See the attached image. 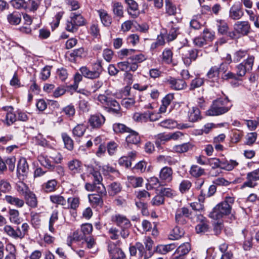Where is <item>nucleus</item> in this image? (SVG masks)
Segmentation results:
<instances>
[{
    "label": "nucleus",
    "mask_w": 259,
    "mask_h": 259,
    "mask_svg": "<svg viewBox=\"0 0 259 259\" xmlns=\"http://www.w3.org/2000/svg\"><path fill=\"white\" fill-rule=\"evenodd\" d=\"M234 197L226 196L223 201L217 205L209 214V217L214 219H219L231 212L232 205L234 202Z\"/></svg>",
    "instance_id": "1"
},
{
    "label": "nucleus",
    "mask_w": 259,
    "mask_h": 259,
    "mask_svg": "<svg viewBox=\"0 0 259 259\" xmlns=\"http://www.w3.org/2000/svg\"><path fill=\"white\" fill-rule=\"evenodd\" d=\"M232 104L229 99L219 98L213 101L210 108L206 111V114L209 116H219L228 112Z\"/></svg>",
    "instance_id": "2"
},
{
    "label": "nucleus",
    "mask_w": 259,
    "mask_h": 259,
    "mask_svg": "<svg viewBox=\"0 0 259 259\" xmlns=\"http://www.w3.org/2000/svg\"><path fill=\"white\" fill-rule=\"evenodd\" d=\"M86 24V20L81 14L78 12H73L70 15L69 19L67 20L65 29L70 32H76L79 27Z\"/></svg>",
    "instance_id": "3"
},
{
    "label": "nucleus",
    "mask_w": 259,
    "mask_h": 259,
    "mask_svg": "<svg viewBox=\"0 0 259 259\" xmlns=\"http://www.w3.org/2000/svg\"><path fill=\"white\" fill-rule=\"evenodd\" d=\"M228 248V244L223 243L219 246V251H215L212 248L207 249L206 259H231L233 254Z\"/></svg>",
    "instance_id": "4"
},
{
    "label": "nucleus",
    "mask_w": 259,
    "mask_h": 259,
    "mask_svg": "<svg viewBox=\"0 0 259 259\" xmlns=\"http://www.w3.org/2000/svg\"><path fill=\"white\" fill-rule=\"evenodd\" d=\"M254 57L252 55H248L247 59L236 66V74L238 76H244L245 74L250 72L253 65Z\"/></svg>",
    "instance_id": "5"
},
{
    "label": "nucleus",
    "mask_w": 259,
    "mask_h": 259,
    "mask_svg": "<svg viewBox=\"0 0 259 259\" xmlns=\"http://www.w3.org/2000/svg\"><path fill=\"white\" fill-rule=\"evenodd\" d=\"M247 181L241 186L243 189L246 187L254 188L257 185V181L259 180V168L247 174Z\"/></svg>",
    "instance_id": "6"
},
{
    "label": "nucleus",
    "mask_w": 259,
    "mask_h": 259,
    "mask_svg": "<svg viewBox=\"0 0 259 259\" xmlns=\"http://www.w3.org/2000/svg\"><path fill=\"white\" fill-rule=\"evenodd\" d=\"M244 15L241 4H234L230 7L229 11V18L232 20L237 21L241 19Z\"/></svg>",
    "instance_id": "7"
},
{
    "label": "nucleus",
    "mask_w": 259,
    "mask_h": 259,
    "mask_svg": "<svg viewBox=\"0 0 259 259\" xmlns=\"http://www.w3.org/2000/svg\"><path fill=\"white\" fill-rule=\"evenodd\" d=\"M191 213L187 207H183L178 208L175 213V221L179 225H185Z\"/></svg>",
    "instance_id": "8"
},
{
    "label": "nucleus",
    "mask_w": 259,
    "mask_h": 259,
    "mask_svg": "<svg viewBox=\"0 0 259 259\" xmlns=\"http://www.w3.org/2000/svg\"><path fill=\"white\" fill-rule=\"evenodd\" d=\"M233 28L236 33L244 36L250 32L251 27L248 21H240L234 24Z\"/></svg>",
    "instance_id": "9"
},
{
    "label": "nucleus",
    "mask_w": 259,
    "mask_h": 259,
    "mask_svg": "<svg viewBox=\"0 0 259 259\" xmlns=\"http://www.w3.org/2000/svg\"><path fill=\"white\" fill-rule=\"evenodd\" d=\"M160 126L167 128H174L177 127L179 129L183 130L191 127V125L188 123L178 124L176 121L168 119H165L159 123Z\"/></svg>",
    "instance_id": "10"
},
{
    "label": "nucleus",
    "mask_w": 259,
    "mask_h": 259,
    "mask_svg": "<svg viewBox=\"0 0 259 259\" xmlns=\"http://www.w3.org/2000/svg\"><path fill=\"white\" fill-rule=\"evenodd\" d=\"M67 165L72 175L80 174L83 171V164L78 159H73L69 161Z\"/></svg>",
    "instance_id": "11"
},
{
    "label": "nucleus",
    "mask_w": 259,
    "mask_h": 259,
    "mask_svg": "<svg viewBox=\"0 0 259 259\" xmlns=\"http://www.w3.org/2000/svg\"><path fill=\"white\" fill-rule=\"evenodd\" d=\"M227 66L221 64L220 67L214 66L210 68L207 73L208 78L212 81L217 80L219 78V73L220 71H225L227 70Z\"/></svg>",
    "instance_id": "12"
},
{
    "label": "nucleus",
    "mask_w": 259,
    "mask_h": 259,
    "mask_svg": "<svg viewBox=\"0 0 259 259\" xmlns=\"http://www.w3.org/2000/svg\"><path fill=\"white\" fill-rule=\"evenodd\" d=\"M198 51L196 49H190L185 51L182 54V59L184 64L189 66L193 61L198 57Z\"/></svg>",
    "instance_id": "13"
},
{
    "label": "nucleus",
    "mask_w": 259,
    "mask_h": 259,
    "mask_svg": "<svg viewBox=\"0 0 259 259\" xmlns=\"http://www.w3.org/2000/svg\"><path fill=\"white\" fill-rule=\"evenodd\" d=\"M105 117L100 113H97L91 115L89 123L93 128H99L105 122Z\"/></svg>",
    "instance_id": "14"
},
{
    "label": "nucleus",
    "mask_w": 259,
    "mask_h": 259,
    "mask_svg": "<svg viewBox=\"0 0 259 259\" xmlns=\"http://www.w3.org/2000/svg\"><path fill=\"white\" fill-rule=\"evenodd\" d=\"M167 82L169 84L170 88L175 90H183L187 87V84L184 80L172 77H169L167 79Z\"/></svg>",
    "instance_id": "15"
},
{
    "label": "nucleus",
    "mask_w": 259,
    "mask_h": 259,
    "mask_svg": "<svg viewBox=\"0 0 259 259\" xmlns=\"http://www.w3.org/2000/svg\"><path fill=\"white\" fill-rule=\"evenodd\" d=\"M168 27L169 29L168 33L165 34L166 35V40L169 42L175 39L178 35L180 34V28L177 24L170 22L169 24Z\"/></svg>",
    "instance_id": "16"
},
{
    "label": "nucleus",
    "mask_w": 259,
    "mask_h": 259,
    "mask_svg": "<svg viewBox=\"0 0 259 259\" xmlns=\"http://www.w3.org/2000/svg\"><path fill=\"white\" fill-rule=\"evenodd\" d=\"M118 68L125 73L129 71H135L138 68V65L136 63H131L130 60L126 61L120 62L117 63Z\"/></svg>",
    "instance_id": "17"
},
{
    "label": "nucleus",
    "mask_w": 259,
    "mask_h": 259,
    "mask_svg": "<svg viewBox=\"0 0 259 259\" xmlns=\"http://www.w3.org/2000/svg\"><path fill=\"white\" fill-rule=\"evenodd\" d=\"M112 221L121 228H130V221L124 216L120 214H115L112 217Z\"/></svg>",
    "instance_id": "18"
},
{
    "label": "nucleus",
    "mask_w": 259,
    "mask_h": 259,
    "mask_svg": "<svg viewBox=\"0 0 259 259\" xmlns=\"http://www.w3.org/2000/svg\"><path fill=\"white\" fill-rule=\"evenodd\" d=\"M172 168L168 166H165L160 171L159 178L162 181L169 183L172 180Z\"/></svg>",
    "instance_id": "19"
},
{
    "label": "nucleus",
    "mask_w": 259,
    "mask_h": 259,
    "mask_svg": "<svg viewBox=\"0 0 259 259\" xmlns=\"http://www.w3.org/2000/svg\"><path fill=\"white\" fill-rule=\"evenodd\" d=\"M197 219L198 222H200L195 227L197 233H204L207 232L208 226L206 223L205 218L202 215L200 214L197 215Z\"/></svg>",
    "instance_id": "20"
},
{
    "label": "nucleus",
    "mask_w": 259,
    "mask_h": 259,
    "mask_svg": "<svg viewBox=\"0 0 259 259\" xmlns=\"http://www.w3.org/2000/svg\"><path fill=\"white\" fill-rule=\"evenodd\" d=\"M242 234L244 237L243 247L244 250H249L252 246V234L250 232H249L246 229L242 230Z\"/></svg>",
    "instance_id": "21"
},
{
    "label": "nucleus",
    "mask_w": 259,
    "mask_h": 259,
    "mask_svg": "<svg viewBox=\"0 0 259 259\" xmlns=\"http://www.w3.org/2000/svg\"><path fill=\"white\" fill-rule=\"evenodd\" d=\"M5 200L9 204L18 208H21L24 205V201L17 197L12 195H6Z\"/></svg>",
    "instance_id": "22"
},
{
    "label": "nucleus",
    "mask_w": 259,
    "mask_h": 259,
    "mask_svg": "<svg viewBox=\"0 0 259 259\" xmlns=\"http://www.w3.org/2000/svg\"><path fill=\"white\" fill-rule=\"evenodd\" d=\"M17 170L18 174L22 176H25L28 172L29 166L25 158L20 159L17 165Z\"/></svg>",
    "instance_id": "23"
},
{
    "label": "nucleus",
    "mask_w": 259,
    "mask_h": 259,
    "mask_svg": "<svg viewBox=\"0 0 259 259\" xmlns=\"http://www.w3.org/2000/svg\"><path fill=\"white\" fill-rule=\"evenodd\" d=\"M97 194H91L88 195L89 202L93 207L102 206L103 205V197Z\"/></svg>",
    "instance_id": "24"
},
{
    "label": "nucleus",
    "mask_w": 259,
    "mask_h": 259,
    "mask_svg": "<svg viewBox=\"0 0 259 259\" xmlns=\"http://www.w3.org/2000/svg\"><path fill=\"white\" fill-rule=\"evenodd\" d=\"M125 1L129 7L128 14L132 17L137 18L139 14L137 3L134 0H125Z\"/></svg>",
    "instance_id": "25"
},
{
    "label": "nucleus",
    "mask_w": 259,
    "mask_h": 259,
    "mask_svg": "<svg viewBox=\"0 0 259 259\" xmlns=\"http://www.w3.org/2000/svg\"><path fill=\"white\" fill-rule=\"evenodd\" d=\"M127 133L128 135L126 137V142L127 144L136 145L140 143V137L137 132L131 129Z\"/></svg>",
    "instance_id": "26"
},
{
    "label": "nucleus",
    "mask_w": 259,
    "mask_h": 259,
    "mask_svg": "<svg viewBox=\"0 0 259 259\" xmlns=\"http://www.w3.org/2000/svg\"><path fill=\"white\" fill-rule=\"evenodd\" d=\"M102 71V66L101 62L98 61L94 64V70H90L88 78L93 79L99 77Z\"/></svg>",
    "instance_id": "27"
},
{
    "label": "nucleus",
    "mask_w": 259,
    "mask_h": 259,
    "mask_svg": "<svg viewBox=\"0 0 259 259\" xmlns=\"http://www.w3.org/2000/svg\"><path fill=\"white\" fill-rule=\"evenodd\" d=\"M26 204L31 208H35L37 206V200L36 196L31 191L24 196Z\"/></svg>",
    "instance_id": "28"
},
{
    "label": "nucleus",
    "mask_w": 259,
    "mask_h": 259,
    "mask_svg": "<svg viewBox=\"0 0 259 259\" xmlns=\"http://www.w3.org/2000/svg\"><path fill=\"white\" fill-rule=\"evenodd\" d=\"M176 247V246L174 243L166 245L160 244L157 246L155 251L159 253L165 254L174 250Z\"/></svg>",
    "instance_id": "29"
},
{
    "label": "nucleus",
    "mask_w": 259,
    "mask_h": 259,
    "mask_svg": "<svg viewBox=\"0 0 259 259\" xmlns=\"http://www.w3.org/2000/svg\"><path fill=\"white\" fill-rule=\"evenodd\" d=\"M189 121L190 122H196L200 118V112L197 107H193L189 109L188 113Z\"/></svg>",
    "instance_id": "30"
},
{
    "label": "nucleus",
    "mask_w": 259,
    "mask_h": 259,
    "mask_svg": "<svg viewBox=\"0 0 259 259\" xmlns=\"http://www.w3.org/2000/svg\"><path fill=\"white\" fill-rule=\"evenodd\" d=\"M184 233L185 232L183 229L177 226L170 232L169 238L170 240H178L181 238L184 235Z\"/></svg>",
    "instance_id": "31"
},
{
    "label": "nucleus",
    "mask_w": 259,
    "mask_h": 259,
    "mask_svg": "<svg viewBox=\"0 0 259 259\" xmlns=\"http://www.w3.org/2000/svg\"><path fill=\"white\" fill-rule=\"evenodd\" d=\"M106 108L109 112L118 114L120 109V106L116 100L111 99L106 106Z\"/></svg>",
    "instance_id": "32"
},
{
    "label": "nucleus",
    "mask_w": 259,
    "mask_h": 259,
    "mask_svg": "<svg viewBox=\"0 0 259 259\" xmlns=\"http://www.w3.org/2000/svg\"><path fill=\"white\" fill-rule=\"evenodd\" d=\"M9 23L12 25H18L21 21V14L17 12H14L7 16Z\"/></svg>",
    "instance_id": "33"
},
{
    "label": "nucleus",
    "mask_w": 259,
    "mask_h": 259,
    "mask_svg": "<svg viewBox=\"0 0 259 259\" xmlns=\"http://www.w3.org/2000/svg\"><path fill=\"white\" fill-rule=\"evenodd\" d=\"M238 165V162L234 160L221 161V168L228 171L232 170Z\"/></svg>",
    "instance_id": "34"
},
{
    "label": "nucleus",
    "mask_w": 259,
    "mask_h": 259,
    "mask_svg": "<svg viewBox=\"0 0 259 259\" xmlns=\"http://www.w3.org/2000/svg\"><path fill=\"white\" fill-rule=\"evenodd\" d=\"M101 20L103 24L105 26H109L112 22V19L107 12L104 10L98 11Z\"/></svg>",
    "instance_id": "35"
},
{
    "label": "nucleus",
    "mask_w": 259,
    "mask_h": 259,
    "mask_svg": "<svg viewBox=\"0 0 259 259\" xmlns=\"http://www.w3.org/2000/svg\"><path fill=\"white\" fill-rule=\"evenodd\" d=\"M192 185V182L190 180L184 179L179 184V190L181 193H185L189 191Z\"/></svg>",
    "instance_id": "36"
},
{
    "label": "nucleus",
    "mask_w": 259,
    "mask_h": 259,
    "mask_svg": "<svg viewBox=\"0 0 259 259\" xmlns=\"http://www.w3.org/2000/svg\"><path fill=\"white\" fill-rule=\"evenodd\" d=\"M38 160L40 164L48 169H52L54 168V165L52 164L51 161L47 156L43 155H40L38 156Z\"/></svg>",
    "instance_id": "37"
},
{
    "label": "nucleus",
    "mask_w": 259,
    "mask_h": 259,
    "mask_svg": "<svg viewBox=\"0 0 259 259\" xmlns=\"http://www.w3.org/2000/svg\"><path fill=\"white\" fill-rule=\"evenodd\" d=\"M128 183L134 187L137 188L142 186L144 180L142 177L129 176L127 177Z\"/></svg>",
    "instance_id": "38"
},
{
    "label": "nucleus",
    "mask_w": 259,
    "mask_h": 259,
    "mask_svg": "<svg viewBox=\"0 0 259 259\" xmlns=\"http://www.w3.org/2000/svg\"><path fill=\"white\" fill-rule=\"evenodd\" d=\"M10 220L15 224H19L21 222V219L19 217V212L16 209H10L9 210Z\"/></svg>",
    "instance_id": "39"
},
{
    "label": "nucleus",
    "mask_w": 259,
    "mask_h": 259,
    "mask_svg": "<svg viewBox=\"0 0 259 259\" xmlns=\"http://www.w3.org/2000/svg\"><path fill=\"white\" fill-rule=\"evenodd\" d=\"M192 148V145L189 143H186L183 144L176 145L173 147V150L179 153H182L187 152Z\"/></svg>",
    "instance_id": "40"
},
{
    "label": "nucleus",
    "mask_w": 259,
    "mask_h": 259,
    "mask_svg": "<svg viewBox=\"0 0 259 259\" xmlns=\"http://www.w3.org/2000/svg\"><path fill=\"white\" fill-rule=\"evenodd\" d=\"M173 53L170 49L166 48L164 50L162 54V60L166 64H170L172 62Z\"/></svg>",
    "instance_id": "41"
},
{
    "label": "nucleus",
    "mask_w": 259,
    "mask_h": 259,
    "mask_svg": "<svg viewBox=\"0 0 259 259\" xmlns=\"http://www.w3.org/2000/svg\"><path fill=\"white\" fill-rule=\"evenodd\" d=\"M40 4L39 0H28L26 1V10L34 12L37 10Z\"/></svg>",
    "instance_id": "42"
},
{
    "label": "nucleus",
    "mask_w": 259,
    "mask_h": 259,
    "mask_svg": "<svg viewBox=\"0 0 259 259\" xmlns=\"http://www.w3.org/2000/svg\"><path fill=\"white\" fill-rule=\"evenodd\" d=\"M57 182L56 180H51L48 181L43 185L45 191L47 192H52L56 189Z\"/></svg>",
    "instance_id": "43"
},
{
    "label": "nucleus",
    "mask_w": 259,
    "mask_h": 259,
    "mask_svg": "<svg viewBox=\"0 0 259 259\" xmlns=\"http://www.w3.org/2000/svg\"><path fill=\"white\" fill-rule=\"evenodd\" d=\"M51 201L58 205L64 206L66 204V201L65 199L61 195H53L50 196Z\"/></svg>",
    "instance_id": "44"
},
{
    "label": "nucleus",
    "mask_w": 259,
    "mask_h": 259,
    "mask_svg": "<svg viewBox=\"0 0 259 259\" xmlns=\"http://www.w3.org/2000/svg\"><path fill=\"white\" fill-rule=\"evenodd\" d=\"M16 190L20 195L23 196L30 191L28 187L22 182H19L17 184Z\"/></svg>",
    "instance_id": "45"
},
{
    "label": "nucleus",
    "mask_w": 259,
    "mask_h": 259,
    "mask_svg": "<svg viewBox=\"0 0 259 259\" xmlns=\"http://www.w3.org/2000/svg\"><path fill=\"white\" fill-rule=\"evenodd\" d=\"M113 129L116 133H127L131 130L130 128L128 127L125 125L120 123H114L113 125Z\"/></svg>",
    "instance_id": "46"
},
{
    "label": "nucleus",
    "mask_w": 259,
    "mask_h": 259,
    "mask_svg": "<svg viewBox=\"0 0 259 259\" xmlns=\"http://www.w3.org/2000/svg\"><path fill=\"white\" fill-rule=\"evenodd\" d=\"M86 127L82 124H77L72 130V133L74 137H80L82 136L85 132Z\"/></svg>",
    "instance_id": "47"
},
{
    "label": "nucleus",
    "mask_w": 259,
    "mask_h": 259,
    "mask_svg": "<svg viewBox=\"0 0 259 259\" xmlns=\"http://www.w3.org/2000/svg\"><path fill=\"white\" fill-rule=\"evenodd\" d=\"M148 111L144 113H135L133 115V119L137 122H146L148 121Z\"/></svg>",
    "instance_id": "48"
},
{
    "label": "nucleus",
    "mask_w": 259,
    "mask_h": 259,
    "mask_svg": "<svg viewBox=\"0 0 259 259\" xmlns=\"http://www.w3.org/2000/svg\"><path fill=\"white\" fill-rule=\"evenodd\" d=\"M121 187L119 183L113 182L109 186V193L110 195H115L120 192Z\"/></svg>",
    "instance_id": "49"
},
{
    "label": "nucleus",
    "mask_w": 259,
    "mask_h": 259,
    "mask_svg": "<svg viewBox=\"0 0 259 259\" xmlns=\"http://www.w3.org/2000/svg\"><path fill=\"white\" fill-rule=\"evenodd\" d=\"M3 231L9 237L17 239L16 235H17L15 230L11 226L6 224L3 228Z\"/></svg>",
    "instance_id": "50"
},
{
    "label": "nucleus",
    "mask_w": 259,
    "mask_h": 259,
    "mask_svg": "<svg viewBox=\"0 0 259 259\" xmlns=\"http://www.w3.org/2000/svg\"><path fill=\"white\" fill-rule=\"evenodd\" d=\"M190 244L187 242L180 245L176 250L177 251L178 253H181L185 256H186V255L190 251Z\"/></svg>",
    "instance_id": "51"
},
{
    "label": "nucleus",
    "mask_w": 259,
    "mask_h": 259,
    "mask_svg": "<svg viewBox=\"0 0 259 259\" xmlns=\"http://www.w3.org/2000/svg\"><path fill=\"white\" fill-rule=\"evenodd\" d=\"M218 22V29L220 33L222 34H226L228 29L229 26L227 22L224 20H220L217 21Z\"/></svg>",
    "instance_id": "52"
},
{
    "label": "nucleus",
    "mask_w": 259,
    "mask_h": 259,
    "mask_svg": "<svg viewBox=\"0 0 259 259\" xmlns=\"http://www.w3.org/2000/svg\"><path fill=\"white\" fill-rule=\"evenodd\" d=\"M247 55L248 56L247 51L239 50L234 54L233 62H238Z\"/></svg>",
    "instance_id": "53"
},
{
    "label": "nucleus",
    "mask_w": 259,
    "mask_h": 259,
    "mask_svg": "<svg viewBox=\"0 0 259 259\" xmlns=\"http://www.w3.org/2000/svg\"><path fill=\"white\" fill-rule=\"evenodd\" d=\"M165 9L169 15H174L176 13V7L170 0H165Z\"/></svg>",
    "instance_id": "54"
},
{
    "label": "nucleus",
    "mask_w": 259,
    "mask_h": 259,
    "mask_svg": "<svg viewBox=\"0 0 259 259\" xmlns=\"http://www.w3.org/2000/svg\"><path fill=\"white\" fill-rule=\"evenodd\" d=\"M204 172V169L196 165H192L190 170V174L195 177L201 176Z\"/></svg>",
    "instance_id": "55"
},
{
    "label": "nucleus",
    "mask_w": 259,
    "mask_h": 259,
    "mask_svg": "<svg viewBox=\"0 0 259 259\" xmlns=\"http://www.w3.org/2000/svg\"><path fill=\"white\" fill-rule=\"evenodd\" d=\"M62 137L65 144V147L69 150L73 148V142L72 140L66 134H63Z\"/></svg>",
    "instance_id": "56"
},
{
    "label": "nucleus",
    "mask_w": 259,
    "mask_h": 259,
    "mask_svg": "<svg viewBox=\"0 0 259 259\" xmlns=\"http://www.w3.org/2000/svg\"><path fill=\"white\" fill-rule=\"evenodd\" d=\"M128 59L130 60L131 63H136L138 65V63L143 62L146 59V58L143 54H139L131 56Z\"/></svg>",
    "instance_id": "57"
},
{
    "label": "nucleus",
    "mask_w": 259,
    "mask_h": 259,
    "mask_svg": "<svg viewBox=\"0 0 259 259\" xmlns=\"http://www.w3.org/2000/svg\"><path fill=\"white\" fill-rule=\"evenodd\" d=\"M164 203V198L160 194L155 196L151 200V203L153 206H159Z\"/></svg>",
    "instance_id": "58"
},
{
    "label": "nucleus",
    "mask_w": 259,
    "mask_h": 259,
    "mask_svg": "<svg viewBox=\"0 0 259 259\" xmlns=\"http://www.w3.org/2000/svg\"><path fill=\"white\" fill-rule=\"evenodd\" d=\"M62 111L68 117H72L75 113V109L73 105H69L64 107Z\"/></svg>",
    "instance_id": "59"
},
{
    "label": "nucleus",
    "mask_w": 259,
    "mask_h": 259,
    "mask_svg": "<svg viewBox=\"0 0 259 259\" xmlns=\"http://www.w3.org/2000/svg\"><path fill=\"white\" fill-rule=\"evenodd\" d=\"M113 11L114 14L117 16L122 17L123 16V7L120 3H114L113 5Z\"/></svg>",
    "instance_id": "60"
},
{
    "label": "nucleus",
    "mask_w": 259,
    "mask_h": 259,
    "mask_svg": "<svg viewBox=\"0 0 259 259\" xmlns=\"http://www.w3.org/2000/svg\"><path fill=\"white\" fill-rule=\"evenodd\" d=\"M11 4L17 9H24L26 10V1L24 0H12Z\"/></svg>",
    "instance_id": "61"
},
{
    "label": "nucleus",
    "mask_w": 259,
    "mask_h": 259,
    "mask_svg": "<svg viewBox=\"0 0 259 259\" xmlns=\"http://www.w3.org/2000/svg\"><path fill=\"white\" fill-rule=\"evenodd\" d=\"M167 30L162 29L159 35L157 36L156 42L159 46H163L165 44V40H166Z\"/></svg>",
    "instance_id": "62"
},
{
    "label": "nucleus",
    "mask_w": 259,
    "mask_h": 259,
    "mask_svg": "<svg viewBox=\"0 0 259 259\" xmlns=\"http://www.w3.org/2000/svg\"><path fill=\"white\" fill-rule=\"evenodd\" d=\"M94 191H96L101 196H105L107 195V192L104 186L99 182V183H95V187Z\"/></svg>",
    "instance_id": "63"
},
{
    "label": "nucleus",
    "mask_w": 259,
    "mask_h": 259,
    "mask_svg": "<svg viewBox=\"0 0 259 259\" xmlns=\"http://www.w3.org/2000/svg\"><path fill=\"white\" fill-rule=\"evenodd\" d=\"M149 185H147V189H151L155 188L157 185H161L159 180L155 177H151L148 180Z\"/></svg>",
    "instance_id": "64"
}]
</instances>
